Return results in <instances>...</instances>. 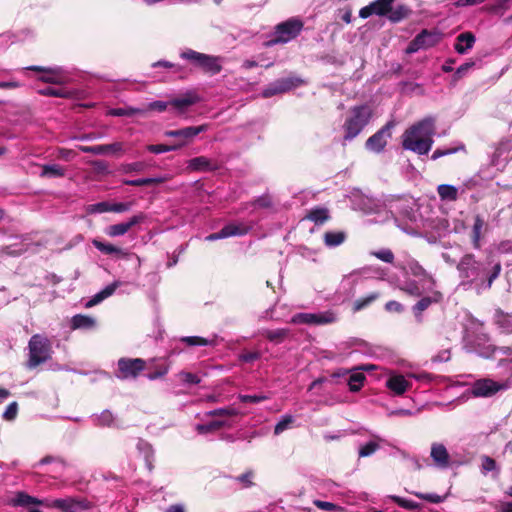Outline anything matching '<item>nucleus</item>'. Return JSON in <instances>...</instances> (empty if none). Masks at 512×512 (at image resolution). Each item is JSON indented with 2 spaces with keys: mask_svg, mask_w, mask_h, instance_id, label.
I'll use <instances>...</instances> for the list:
<instances>
[{
  "mask_svg": "<svg viewBox=\"0 0 512 512\" xmlns=\"http://www.w3.org/2000/svg\"><path fill=\"white\" fill-rule=\"evenodd\" d=\"M146 361L142 358H120L115 376L120 380L136 379L145 370Z\"/></svg>",
  "mask_w": 512,
  "mask_h": 512,
  "instance_id": "obj_12",
  "label": "nucleus"
},
{
  "mask_svg": "<svg viewBox=\"0 0 512 512\" xmlns=\"http://www.w3.org/2000/svg\"><path fill=\"white\" fill-rule=\"evenodd\" d=\"M209 128L208 124H202L199 126H188L177 130H167L164 135L166 137L179 139L178 144H182V147L194 139L197 135L207 131Z\"/></svg>",
  "mask_w": 512,
  "mask_h": 512,
  "instance_id": "obj_20",
  "label": "nucleus"
},
{
  "mask_svg": "<svg viewBox=\"0 0 512 512\" xmlns=\"http://www.w3.org/2000/svg\"><path fill=\"white\" fill-rule=\"evenodd\" d=\"M386 387L397 396L403 395L411 387V383L401 374H390L386 380Z\"/></svg>",
  "mask_w": 512,
  "mask_h": 512,
  "instance_id": "obj_25",
  "label": "nucleus"
},
{
  "mask_svg": "<svg viewBox=\"0 0 512 512\" xmlns=\"http://www.w3.org/2000/svg\"><path fill=\"white\" fill-rule=\"evenodd\" d=\"M506 389V385L496 382L489 378L476 380L470 387L469 391L474 397H491L500 390Z\"/></svg>",
  "mask_w": 512,
  "mask_h": 512,
  "instance_id": "obj_17",
  "label": "nucleus"
},
{
  "mask_svg": "<svg viewBox=\"0 0 512 512\" xmlns=\"http://www.w3.org/2000/svg\"><path fill=\"white\" fill-rule=\"evenodd\" d=\"M295 418L290 414L283 415L274 427V434L280 435L285 430L289 429L294 423Z\"/></svg>",
  "mask_w": 512,
  "mask_h": 512,
  "instance_id": "obj_47",
  "label": "nucleus"
},
{
  "mask_svg": "<svg viewBox=\"0 0 512 512\" xmlns=\"http://www.w3.org/2000/svg\"><path fill=\"white\" fill-rule=\"evenodd\" d=\"M475 62L474 61H468V62H465L464 64L460 65L454 75H453V79L452 81L454 83H456L457 81H459L462 77H464L474 66H475Z\"/></svg>",
  "mask_w": 512,
  "mask_h": 512,
  "instance_id": "obj_55",
  "label": "nucleus"
},
{
  "mask_svg": "<svg viewBox=\"0 0 512 512\" xmlns=\"http://www.w3.org/2000/svg\"><path fill=\"white\" fill-rule=\"evenodd\" d=\"M394 1L395 0H375L372 2V5L376 11V15L384 16L388 14Z\"/></svg>",
  "mask_w": 512,
  "mask_h": 512,
  "instance_id": "obj_52",
  "label": "nucleus"
},
{
  "mask_svg": "<svg viewBox=\"0 0 512 512\" xmlns=\"http://www.w3.org/2000/svg\"><path fill=\"white\" fill-rule=\"evenodd\" d=\"M374 440H371L359 447L358 455L359 457H369L374 454L379 449V442H386L380 436L374 435Z\"/></svg>",
  "mask_w": 512,
  "mask_h": 512,
  "instance_id": "obj_37",
  "label": "nucleus"
},
{
  "mask_svg": "<svg viewBox=\"0 0 512 512\" xmlns=\"http://www.w3.org/2000/svg\"><path fill=\"white\" fill-rule=\"evenodd\" d=\"M109 115L116 117H133L136 115L145 116V110L141 109V107H118L113 108L109 111Z\"/></svg>",
  "mask_w": 512,
  "mask_h": 512,
  "instance_id": "obj_36",
  "label": "nucleus"
},
{
  "mask_svg": "<svg viewBox=\"0 0 512 512\" xmlns=\"http://www.w3.org/2000/svg\"><path fill=\"white\" fill-rule=\"evenodd\" d=\"M179 376L185 384L196 385L199 384L201 379L198 375L191 372H180Z\"/></svg>",
  "mask_w": 512,
  "mask_h": 512,
  "instance_id": "obj_61",
  "label": "nucleus"
},
{
  "mask_svg": "<svg viewBox=\"0 0 512 512\" xmlns=\"http://www.w3.org/2000/svg\"><path fill=\"white\" fill-rule=\"evenodd\" d=\"M395 224L399 227L403 232L411 236H420L421 235V226L418 221V214L416 212H411L407 214V218H395Z\"/></svg>",
  "mask_w": 512,
  "mask_h": 512,
  "instance_id": "obj_23",
  "label": "nucleus"
},
{
  "mask_svg": "<svg viewBox=\"0 0 512 512\" xmlns=\"http://www.w3.org/2000/svg\"><path fill=\"white\" fill-rule=\"evenodd\" d=\"M379 293L378 292H372L366 297L359 298L354 301L353 303V311L358 312L366 307H368L371 303H373L376 299H378Z\"/></svg>",
  "mask_w": 512,
  "mask_h": 512,
  "instance_id": "obj_46",
  "label": "nucleus"
},
{
  "mask_svg": "<svg viewBox=\"0 0 512 512\" xmlns=\"http://www.w3.org/2000/svg\"><path fill=\"white\" fill-rule=\"evenodd\" d=\"M371 117L372 110L368 105L352 107L342 126L344 131L343 145H345L347 141H352L356 138L368 125Z\"/></svg>",
  "mask_w": 512,
  "mask_h": 512,
  "instance_id": "obj_6",
  "label": "nucleus"
},
{
  "mask_svg": "<svg viewBox=\"0 0 512 512\" xmlns=\"http://www.w3.org/2000/svg\"><path fill=\"white\" fill-rule=\"evenodd\" d=\"M72 330L91 331L97 328V320L89 315L76 314L70 320Z\"/></svg>",
  "mask_w": 512,
  "mask_h": 512,
  "instance_id": "obj_28",
  "label": "nucleus"
},
{
  "mask_svg": "<svg viewBox=\"0 0 512 512\" xmlns=\"http://www.w3.org/2000/svg\"><path fill=\"white\" fill-rule=\"evenodd\" d=\"M41 177L60 178L65 176V169L58 164H45L42 166Z\"/></svg>",
  "mask_w": 512,
  "mask_h": 512,
  "instance_id": "obj_40",
  "label": "nucleus"
},
{
  "mask_svg": "<svg viewBox=\"0 0 512 512\" xmlns=\"http://www.w3.org/2000/svg\"><path fill=\"white\" fill-rule=\"evenodd\" d=\"M18 413V404L17 402H11L3 412V419L6 421H13Z\"/></svg>",
  "mask_w": 512,
  "mask_h": 512,
  "instance_id": "obj_59",
  "label": "nucleus"
},
{
  "mask_svg": "<svg viewBox=\"0 0 512 512\" xmlns=\"http://www.w3.org/2000/svg\"><path fill=\"white\" fill-rule=\"evenodd\" d=\"M119 286V282L115 281L109 285H107L104 289L96 293L94 296H92L86 303V308H91L99 303H101L106 298L113 295L117 287Z\"/></svg>",
  "mask_w": 512,
  "mask_h": 512,
  "instance_id": "obj_31",
  "label": "nucleus"
},
{
  "mask_svg": "<svg viewBox=\"0 0 512 512\" xmlns=\"http://www.w3.org/2000/svg\"><path fill=\"white\" fill-rule=\"evenodd\" d=\"M495 323L502 333L512 334V314L497 311Z\"/></svg>",
  "mask_w": 512,
  "mask_h": 512,
  "instance_id": "obj_35",
  "label": "nucleus"
},
{
  "mask_svg": "<svg viewBox=\"0 0 512 512\" xmlns=\"http://www.w3.org/2000/svg\"><path fill=\"white\" fill-rule=\"evenodd\" d=\"M145 219V215L143 213H139L137 215L132 216L128 221L121 222L117 224H113L107 227L106 234L109 237H119L126 234L133 226L143 222Z\"/></svg>",
  "mask_w": 512,
  "mask_h": 512,
  "instance_id": "obj_22",
  "label": "nucleus"
},
{
  "mask_svg": "<svg viewBox=\"0 0 512 512\" xmlns=\"http://www.w3.org/2000/svg\"><path fill=\"white\" fill-rule=\"evenodd\" d=\"M303 29V22L298 18H289L275 26L274 32L266 42L267 46L288 43L295 39Z\"/></svg>",
  "mask_w": 512,
  "mask_h": 512,
  "instance_id": "obj_10",
  "label": "nucleus"
},
{
  "mask_svg": "<svg viewBox=\"0 0 512 512\" xmlns=\"http://www.w3.org/2000/svg\"><path fill=\"white\" fill-rule=\"evenodd\" d=\"M389 12H390L389 19L392 22L396 23V22L401 21L403 18H405L407 16L408 10L404 6H398L395 9L391 8V10Z\"/></svg>",
  "mask_w": 512,
  "mask_h": 512,
  "instance_id": "obj_57",
  "label": "nucleus"
},
{
  "mask_svg": "<svg viewBox=\"0 0 512 512\" xmlns=\"http://www.w3.org/2000/svg\"><path fill=\"white\" fill-rule=\"evenodd\" d=\"M91 420L96 427H112L114 426L115 417L110 410H103L99 414H93Z\"/></svg>",
  "mask_w": 512,
  "mask_h": 512,
  "instance_id": "obj_33",
  "label": "nucleus"
},
{
  "mask_svg": "<svg viewBox=\"0 0 512 512\" xmlns=\"http://www.w3.org/2000/svg\"><path fill=\"white\" fill-rule=\"evenodd\" d=\"M249 230L250 226L244 223H229L225 225L220 231L207 235L205 240L212 242L232 236H243L246 235Z\"/></svg>",
  "mask_w": 512,
  "mask_h": 512,
  "instance_id": "obj_21",
  "label": "nucleus"
},
{
  "mask_svg": "<svg viewBox=\"0 0 512 512\" xmlns=\"http://www.w3.org/2000/svg\"><path fill=\"white\" fill-rule=\"evenodd\" d=\"M430 456L436 467L447 469L450 466V456L443 444L433 443L431 445Z\"/></svg>",
  "mask_w": 512,
  "mask_h": 512,
  "instance_id": "obj_26",
  "label": "nucleus"
},
{
  "mask_svg": "<svg viewBox=\"0 0 512 512\" xmlns=\"http://www.w3.org/2000/svg\"><path fill=\"white\" fill-rule=\"evenodd\" d=\"M147 164L143 161H136L132 163H125L119 167V172L123 174L140 173L145 171Z\"/></svg>",
  "mask_w": 512,
  "mask_h": 512,
  "instance_id": "obj_44",
  "label": "nucleus"
},
{
  "mask_svg": "<svg viewBox=\"0 0 512 512\" xmlns=\"http://www.w3.org/2000/svg\"><path fill=\"white\" fill-rule=\"evenodd\" d=\"M11 504L13 506L22 507L40 505L48 508H57L62 512H84L91 508L90 502L82 498L67 497L54 500L39 499L30 496L25 492H17L11 499Z\"/></svg>",
  "mask_w": 512,
  "mask_h": 512,
  "instance_id": "obj_5",
  "label": "nucleus"
},
{
  "mask_svg": "<svg viewBox=\"0 0 512 512\" xmlns=\"http://www.w3.org/2000/svg\"><path fill=\"white\" fill-rule=\"evenodd\" d=\"M373 255L385 263H392L394 260V254L390 249H381Z\"/></svg>",
  "mask_w": 512,
  "mask_h": 512,
  "instance_id": "obj_64",
  "label": "nucleus"
},
{
  "mask_svg": "<svg viewBox=\"0 0 512 512\" xmlns=\"http://www.w3.org/2000/svg\"><path fill=\"white\" fill-rule=\"evenodd\" d=\"M463 285L474 286L478 292L490 289L501 273L500 262L476 260L473 254L464 255L457 265Z\"/></svg>",
  "mask_w": 512,
  "mask_h": 512,
  "instance_id": "obj_1",
  "label": "nucleus"
},
{
  "mask_svg": "<svg viewBox=\"0 0 512 512\" xmlns=\"http://www.w3.org/2000/svg\"><path fill=\"white\" fill-rule=\"evenodd\" d=\"M28 367L35 368L51 358L52 346L49 339L41 334L33 335L28 344Z\"/></svg>",
  "mask_w": 512,
  "mask_h": 512,
  "instance_id": "obj_11",
  "label": "nucleus"
},
{
  "mask_svg": "<svg viewBox=\"0 0 512 512\" xmlns=\"http://www.w3.org/2000/svg\"><path fill=\"white\" fill-rule=\"evenodd\" d=\"M388 498L395 502L397 505H399L401 508H404L406 510L414 511L420 508L419 503L402 498L397 495H389Z\"/></svg>",
  "mask_w": 512,
  "mask_h": 512,
  "instance_id": "obj_48",
  "label": "nucleus"
},
{
  "mask_svg": "<svg viewBox=\"0 0 512 512\" xmlns=\"http://www.w3.org/2000/svg\"><path fill=\"white\" fill-rule=\"evenodd\" d=\"M241 402L243 403H260L262 401H265L268 399L266 395L259 394V395H246V394H240L238 396Z\"/></svg>",
  "mask_w": 512,
  "mask_h": 512,
  "instance_id": "obj_62",
  "label": "nucleus"
},
{
  "mask_svg": "<svg viewBox=\"0 0 512 512\" xmlns=\"http://www.w3.org/2000/svg\"><path fill=\"white\" fill-rule=\"evenodd\" d=\"M434 134L435 119L431 116L425 117L405 130L402 147L418 155H427L432 148Z\"/></svg>",
  "mask_w": 512,
  "mask_h": 512,
  "instance_id": "obj_2",
  "label": "nucleus"
},
{
  "mask_svg": "<svg viewBox=\"0 0 512 512\" xmlns=\"http://www.w3.org/2000/svg\"><path fill=\"white\" fill-rule=\"evenodd\" d=\"M393 127L394 123L390 121L370 136L365 143L366 149L374 153L382 152L392 136L391 130Z\"/></svg>",
  "mask_w": 512,
  "mask_h": 512,
  "instance_id": "obj_16",
  "label": "nucleus"
},
{
  "mask_svg": "<svg viewBox=\"0 0 512 512\" xmlns=\"http://www.w3.org/2000/svg\"><path fill=\"white\" fill-rule=\"evenodd\" d=\"M25 70L40 72L42 75L38 77V80L48 84L63 86L67 83L66 76L62 67H44V66H28Z\"/></svg>",
  "mask_w": 512,
  "mask_h": 512,
  "instance_id": "obj_13",
  "label": "nucleus"
},
{
  "mask_svg": "<svg viewBox=\"0 0 512 512\" xmlns=\"http://www.w3.org/2000/svg\"><path fill=\"white\" fill-rule=\"evenodd\" d=\"M181 342L188 346H210L213 345L212 340L200 336H185L180 339Z\"/></svg>",
  "mask_w": 512,
  "mask_h": 512,
  "instance_id": "obj_51",
  "label": "nucleus"
},
{
  "mask_svg": "<svg viewBox=\"0 0 512 512\" xmlns=\"http://www.w3.org/2000/svg\"><path fill=\"white\" fill-rule=\"evenodd\" d=\"M481 462V473L483 475H487L489 472H495L496 475L499 474L500 469L493 458L484 455L481 457Z\"/></svg>",
  "mask_w": 512,
  "mask_h": 512,
  "instance_id": "obj_45",
  "label": "nucleus"
},
{
  "mask_svg": "<svg viewBox=\"0 0 512 512\" xmlns=\"http://www.w3.org/2000/svg\"><path fill=\"white\" fill-rule=\"evenodd\" d=\"M476 38L471 32H464L456 37L454 49L457 53L463 55L473 48Z\"/></svg>",
  "mask_w": 512,
  "mask_h": 512,
  "instance_id": "obj_30",
  "label": "nucleus"
},
{
  "mask_svg": "<svg viewBox=\"0 0 512 512\" xmlns=\"http://www.w3.org/2000/svg\"><path fill=\"white\" fill-rule=\"evenodd\" d=\"M37 93L42 96L58 97V98H64V99L73 98V96L75 94L74 91L64 88V87L55 88V87H50V86L37 89Z\"/></svg>",
  "mask_w": 512,
  "mask_h": 512,
  "instance_id": "obj_32",
  "label": "nucleus"
},
{
  "mask_svg": "<svg viewBox=\"0 0 512 512\" xmlns=\"http://www.w3.org/2000/svg\"><path fill=\"white\" fill-rule=\"evenodd\" d=\"M206 415L218 418L209 421L208 423L196 424L195 430L199 434H208L219 430L222 427H232L235 423L234 419L239 415V412L235 408L228 407L210 410Z\"/></svg>",
  "mask_w": 512,
  "mask_h": 512,
  "instance_id": "obj_7",
  "label": "nucleus"
},
{
  "mask_svg": "<svg viewBox=\"0 0 512 512\" xmlns=\"http://www.w3.org/2000/svg\"><path fill=\"white\" fill-rule=\"evenodd\" d=\"M395 266L416 278L406 279L399 284L400 290L411 296L421 297L423 290H430L435 284L434 278L414 258L406 257L404 260H398Z\"/></svg>",
  "mask_w": 512,
  "mask_h": 512,
  "instance_id": "obj_4",
  "label": "nucleus"
},
{
  "mask_svg": "<svg viewBox=\"0 0 512 512\" xmlns=\"http://www.w3.org/2000/svg\"><path fill=\"white\" fill-rule=\"evenodd\" d=\"M410 493L415 495L419 499H422L429 503H434V504L442 503L445 499L444 496H440L436 493H421V492H415V491L410 492Z\"/></svg>",
  "mask_w": 512,
  "mask_h": 512,
  "instance_id": "obj_56",
  "label": "nucleus"
},
{
  "mask_svg": "<svg viewBox=\"0 0 512 512\" xmlns=\"http://www.w3.org/2000/svg\"><path fill=\"white\" fill-rule=\"evenodd\" d=\"M88 214H100L105 212H111V203L108 201H101L94 204H89L85 208Z\"/></svg>",
  "mask_w": 512,
  "mask_h": 512,
  "instance_id": "obj_50",
  "label": "nucleus"
},
{
  "mask_svg": "<svg viewBox=\"0 0 512 512\" xmlns=\"http://www.w3.org/2000/svg\"><path fill=\"white\" fill-rule=\"evenodd\" d=\"M365 381V375L360 371L351 373L348 377V386L351 392H358Z\"/></svg>",
  "mask_w": 512,
  "mask_h": 512,
  "instance_id": "obj_42",
  "label": "nucleus"
},
{
  "mask_svg": "<svg viewBox=\"0 0 512 512\" xmlns=\"http://www.w3.org/2000/svg\"><path fill=\"white\" fill-rule=\"evenodd\" d=\"M464 149V146H458V147H453V148H437L432 156H431V159L432 160H436L438 158H441L443 156H446V155H450V154H453V153H456L458 152L459 150H463Z\"/></svg>",
  "mask_w": 512,
  "mask_h": 512,
  "instance_id": "obj_58",
  "label": "nucleus"
},
{
  "mask_svg": "<svg viewBox=\"0 0 512 512\" xmlns=\"http://www.w3.org/2000/svg\"><path fill=\"white\" fill-rule=\"evenodd\" d=\"M200 101L199 96L194 92H186L183 95L175 97L169 101V105L178 113H185L189 107Z\"/></svg>",
  "mask_w": 512,
  "mask_h": 512,
  "instance_id": "obj_24",
  "label": "nucleus"
},
{
  "mask_svg": "<svg viewBox=\"0 0 512 512\" xmlns=\"http://www.w3.org/2000/svg\"><path fill=\"white\" fill-rule=\"evenodd\" d=\"M336 321V315L332 311L317 313H297L292 316L293 324L325 325Z\"/></svg>",
  "mask_w": 512,
  "mask_h": 512,
  "instance_id": "obj_14",
  "label": "nucleus"
},
{
  "mask_svg": "<svg viewBox=\"0 0 512 512\" xmlns=\"http://www.w3.org/2000/svg\"><path fill=\"white\" fill-rule=\"evenodd\" d=\"M346 238V234L342 231H329L324 234V243L329 248L341 245Z\"/></svg>",
  "mask_w": 512,
  "mask_h": 512,
  "instance_id": "obj_38",
  "label": "nucleus"
},
{
  "mask_svg": "<svg viewBox=\"0 0 512 512\" xmlns=\"http://www.w3.org/2000/svg\"><path fill=\"white\" fill-rule=\"evenodd\" d=\"M168 106L169 102L157 100L142 106L141 109L145 110L146 116L150 111L164 112Z\"/></svg>",
  "mask_w": 512,
  "mask_h": 512,
  "instance_id": "obj_54",
  "label": "nucleus"
},
{
  "mask_svg": "<svg viewBox=\"0 0 512 512\" xmlns=\"http://www.w3.org/2000/svg\"><path fill=\"white\" fill-rule=\"evenodd\" d=\"M182 147V144H175L172 146L164 145V144H150L146 147V149L154 154H161L165 152L175 151L177 149H180Z\"/></svg>",
  "mask_w": 512,
  "mask_h": 512,
  "instance_id": "obj_53",
  "label": "nucleus"
},
{
  "mask_svg": "<svg viewBox=\"0 0 512 512\" xmlns=\"http://www.w3.org/2000/svg\"><path fill=\"white\" fill-rule=\"evenodd\" d=\"M162 181H163L162 178L152 177V178H139V179H133V180L125 179L122 181V183L124 185H128V186H147V185H152V184H158V183H161Z\"/></svg>",
  "mask_w": 512,
  "mask_h": 512,
  "instance_id": "obj_49",
  "label": "nucleus"
},
{
  "mask_svg": "<svg viewBox=\"0 0 512 512\" xmlns=\"http://www.w3.org/2000/svg\"><path fill=\"white\" fill-rule=\"evenodd\" d=\"M487 226V222L483 216L477 214L474 217V223L471 230V241L475 249H479L481 247V239L487 231Z\"/></svg>",
  "mask_w": 512,
  "mask_h": 512,
  "instance_id": "obj_27",
  "label": "nucleus"
},
{
  "mask_svg": "<svg viewBox=\"0 0 512 512\" xmlns=\"http://www.w3.org/2000/svg\"><path fill=\"white\" fill-rule=\"evenodd\" d=\"M180 57L210 75H216L222 70L221 57L219 56L200 53L193 49H186L180 53Z\"/></svg>",
  "mask_w": 512,
  "mask_h": 512,
  "instance_id": "obj_9",
  "label": "nucleus"
},
{
  "mask_svg": "<svg viewBox=\"0 0 512 512\" xmlns=\"http://www.w3.org/2000/svg\"><path fill=\"white\" fill-rule=\"evenodd\" d=\"M302 83L300 78L288 77L281 78L266 86L262 92L265 98L288 92Z\"/></svg>",
  "mask_w": 512,
  "mask_h": 512,
  "instance_id": "obj_19",
  "label": "nucleus"
},
{
  "mask_svg": "<svg viewBox=\"0 0 512 512\" xmlns=\"http://www.w3.org/2000/svg\"><path fill=\"white\" fill-rule=\"evenodd\" d=\"M353 210L361 211L364 214H381L386 210L383 200L363 193L359 189H353L348 195Z\"/></svg>",
  "mask_w": 512,
  "mask_h": 512,
  "instance_id": "obj_8",
  "label": "nucleus"
},
{
  "mask_svg": "<svg viewBox=\"0 0 512 512\" xmlns=\"http://www.w3.org/2000/svg\"><path fill=\"white\" fill-rule=\"evenodd\" d=\"M437 192L444 201H456L458 198V189L453 185L441 184L437 187Z\"/></svg>",
  "mask_w": 512,
  "mask_h": 512,
  "instance_id": "obj_39",
  "label": "nucleus"
},
{
  "mask_svg": "<svg viewBox=\"0 0 512 512\" xmlns=\"http://www.w3.org/2000/svg\"><path fill=\"white\" fill-rule=\"evenodd\" d=\"M440 40L441 34L439 32L424 29L409 43L407 52L415 53L422 49L431 48L437 45Z\"/></svg>",
  "mask_w": 512,
  "mask_h": 512,
  "instance_id": "obj_15",
  "label": "nucleus"
},
{
  "mask_svg": "<svg viewBox=\"0 0 512 512\" xmlns=\"http://www.w3.org/2000/svg\"><path fill=\"white\" fill-rule=\"evenodd\" d=\"M188 168L192 171L210 172L217 170L219 165L205 156H198L188 161Z\"/></svg>",
  "mask_w": 512,
  "mask_h": 512,
  "instance_id": "obj_29",
  "label": "nucleus"
},
{
  "mask_svg": "<svg viewBox=\"0 0 512 512\" xmlns=\"http://www.w3.org/2000/svg\"><path fill=\"white\" fill-rule=\"evenodd\" d=\"M463 347L467 352L483 358H490L495 353V346L483 330V323L472 315H467L463 324Z\"/></svg>",
  "mask_w": 512,
  "mask_h": 512,
  "instance_id": "obj_3",
  "label": "nucleus"
},
{
  "mask_svg": "<svg viewBox=\"0 0 512 512\" xmlns=\"http://www.w3.org/2000/svg\"><path fill=\"white\" fill-rule=\"evenodd\" d=\"M262 354L259 351H245L239 355V361L243 363H253L261 358Z\"/></svg>",
  "mask_w": 512,
  "mask_h": 512,
  "instance_id": "obj_60",
  "label": "nucleus"
},
{
  "mask_svg": "<svg viewBox=\"0 0 512 512\" xmlns=\"http://www.w3.org/2000/svg\"><path fill=\"white\" fill-rule=\"evenodd\" d=\"M92 244L98 251H100L101 253H103L105 255H113V254L121 255V256L128 255V253L124 249L114 246L113 244H110V243L102 242L97 239H94L92 241Z\"/></svg>",
  "mask_w": 512,
  "mask_h": 512,
  "instance_id": "obj_34",
  "label": "nucleus"
},
{
  "mask_svg": "<svg viewBox=\"0 0 512 512\" xmlns=\"http://www.w3.org/2000/svg\"><path fill=\"white\" fill-rule=\"evenodd\" d=\"M421 299L412 307L413 314L417 321L422 320V313L432 304L439 303L442 300V294L435 289V284L430 290H423Z\"/></svg>",
  "mask_w": 512,
  "mask_h": 512,
  "instance_id": "obj_18",
  "label": "nucleus"
},
{
  "mask_svg": "<svg viewBox=\"0 0 512 512\" xmlns=\"http://www.w3.org/2000/svg\"><path fill=\"white\" fill-rule=\"evenodd\" d=\"M77 148L83 153H90L94 155H105L104 144L95 146L78 145Z\"/></svg>",
  "mask_w": 512,
  "mask_h": 512,
  "instance_id": "obj_63",
  "label": "nucleus"
},
{
  "mask_svg": "<svg viewBox=\"0 0 512 512\" xmlns=\"http://www.w3.org/2000/svg\"><path fill=\"white\" fill-rule=\"evenodd\" d=\"M307 218L315 224H323L329 218V211L326 208H314L310 210Z\"/></svg>",
  "mask_w": 512,
  "mask_h": 512,
  "instance_id": "obj_43",
  "label": "nucleus"
},
{
  "mask_svg": "<svg viewBox=\"0 0 512 512\" xmlns=\"http://www.w3.org/2000/svg\"><path fill=\"white\" fill-rule=\"evenodd\" d=\"M269 341L274 343H281L289 335V330L285 328H278L275 330H264L262 333Z\"/></svg>",
  "mask_w": 512,
  "mask_h": 512,
  "instance_id": "obj_41",
  "label": "nucleus"
}]
</instances>
